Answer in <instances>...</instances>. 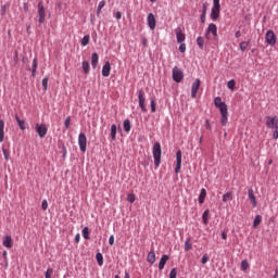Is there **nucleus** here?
I'll return each mask as SVG.
<instances>
[{
	"instance_id": "obj_39",
	"label": "nucleus",
	"mask_w": 278,
	"mask_h": 278,
	"mask_svg": "<svg viewBox=\"0 0 278 278\" xmlns=\"http://www.w3.org/2000/svg\"><path fill=\"white\" fill-rule=\"evenodd\" d=\"M227 88L229 90H236V80L235 79H230L228 83H227Z\"/></svg>"
},
{
	"instance_id": "obj_11",
	"label": "nucleus",
	"mask_w": 278,
	"mask_h": 278,
	"mask_svg": "<svg viewBox=\"0 0 278 278\" xmlns=\"http://www.w3.org/2000/svg\"><path fill=\"white\" fill-rule=\"evenodd\" d=\"M175 34H176V40L178 43L186 42V34L184 33L181 27H177L175 29Z\"/></svg>"
},
{
	"instance_id": "obj_16",
	"label": "nucleus",
	"mask_w": 278,
	"mask_h": 278,
	"mask_svg": "<svg viewBox=\"0 0 278 278\" xmlns=\"http://www.w3.org/2000/svg\"><path fill=\"white\" fill-rule=\"evenodd\" d=\"M111 72H112V63H110V61H106L102 66V77H108Z\"/></svg>"
},
{
	"instance_id": "obj_52",
	"label": "nucleus",
	"mask_w": 278,
	"mask_h": 278,
	"mask_svg": "<svg viewBox=\"0 0 278 278\" xmlns=\"http://www.w3.org/2000/svg\"><path fill=\"white\" fill-rule=\"evenodd\" d=\"M205 129H207V131H212V125H210V119L205 121Z\"/></svg>"
},
{
	"instance_id": "obj_63",
	"label": "nucleus",
	"mask_w": 278,
	"mask_h": 278,
	"mask_svg": "<svg viewBox=\"0 0 278 278\" xmlns=\"http://www.w3.org/2000/svg\"><path fill=\"white\" fill-rule=\"evenodd\" d=\"M62 157H66V147H63Z\"/></svg>"
},
{
	"instance_id": "obj_30",
	"label": "nucleus",
	"mask_w": 278,
	"mask_h": 278,
	"mask_svg": "<svg viewBox=\"0 0 278 278\" xmlns=\"http://www.w3.org/2000/svg\"><path fill=\"white\" fill-rule=\"evenodd\" d=\"M81 66L84 73L88 75L90 73V63L88 61H83Z\"/></svg>"
},
{
	"instance_id": "obj_14",
	"label": "nucleus",
	"mask_w": 278,
	"mask_h": 278,
	"mask_svg": "<svg viewBox=\"0 0 278 278\" xmlns=\"http://www.w3.org/2000/svg\"><path fill=\"white\" fill-rule=\"evenodd\" d=\"M175 173H181V150H177L176 152Z\"/></svg>"
},
{
	"instance_id": "obj_27",
	"label": "nucleus",
	"mask_w": 278,
	"mask_h": 278,
	"mask_svg": "<svg viewBox=\"0 0 278 278\" xmlns=\"http://www.w3.org/2000/svg\"><path fill=\"white\" fill-rule=\"evenodd\" d=\"M205 197H207V191L205 189H201L200 195H199V203L202 205V203H205Z\"/></svg>"
},
{
	"instance_id": "obj_35",
	"label": "nucleus",
	"mask_w": 278,
	"mask_h": 278,
	"mask_svg": "<svg viewBox=\"0 0 278 278\" xmlns=\"http://www.w3.org/2000/svg\"><path fill=\"white\" fill-rule=\"evenodd\" d=\"M111 140H116V124L111 125Z\"/></svg>"
},
{
	"instance_id": "obj_51",
	"label": "nucleus",
	"mask_w": 278,
	"mask_h": 278,
	"mask_svg": "<svg viewBox=\"0 0 278 278\" xmlns=\"http://www.w3.org/2000/svg\"><path fill=\"white\" fill-rule=\"evenodd\" d=\"M180 53H184L186 51V42H181L179 46Z\"/></svg>"
},
{
	"instance_id": "obj_38",
	"label": "nucleus",
	"mask_w": 278,
	"mask_h": 278,
	"mask_svg": "<svg viewBox=\"0 0 278 278\" xmlns=\"http://www.w3.org/2000/svg\"><path fill=\"white\" fill-rule=\"evenodd\" d=\"M156 105H157V103L155 102V98H152V99H151V102H150V108H151L152 114H155V112H156Z\"/></svg>"
},
{
	"instance_id": "obj_57",
	"label": "nucleus",
	"mask_w": 278,
	"mask_h": 278,
	"mask_svg": "<svg viewBox=\"0 0 278 278\" xmlns=\"http://www.w3.org/2000/svg\"><path fill=\"white\" fill-rule=\"evenodd\" d=\"M205 16H206L205 13H202V14L200 15V21H201V23H205Z\"/></svg>"
},
{
	"instance_id": "obj_47",
	"label": "nucleus",
	"mask_w": 278,
	"mask_h": 278,
	"mask_svg": "<svg viewBox=\"0 0 278 278\" xmlns=\"http://www.w3.org/2000/svg\"><path fill=\"white\" fill-rule=\"evenodd\" d=\"M248 48H249V42L242 41V42L240 43V49H241V51H244V50L248 49Z\"/></svg>"
},
{
	"instance_id": "obj_23",
	"label": "nucleus",
	"mask_w": 278,
	"mask_h": 278,
	"mask_svg": "<svg viewBox=\"0 0 278 278\" xmlns=\"http://www.w3.org/2000/svg\"><path fill=\"white\" fill-rule=\"evenodd\" d=\"M15 121L22 131H25V129H27V124L25 123L24 119H21V117H18V115H15Z\"/></svg>"
},
{
	"instance_id": "obj_46",
	"label": "nucleus",
	"mask_w": 278,
	"mask_h": 278,
	"mask_svg": "<svg viewBox=\"0 0 278 278\" xmlns=\"http://www.w3.org/2000/svg\"><path fill=\"white\" fill-rule=\"evenodd\" d=\"M51 275H53V268H48L45 274V278H51Z\"/></svg>"
},
{
	"instance_id": "obj_7",
	"label": "nucleus",
	"mask_w": 278,
	"mask_h": 278,
	"mask_svg": "<svg viewBox=\"0 0 278 278\" xmlns=\"http://www.w3.org/2000/svg\"><path fill=\"white\" fill-rule=\"evenodd\" d=\"M138 99H139V108L141 109V112L146 113L148 112L147 105L144 102L147 101V98H144V91L142 89L138 90Z\"/></svg>"
},
{
	"instance_id": "obj_5",
	"label": "nucleus",
	"mask_w": 278,
	"mask_h": 278,
	"mask_svg": "<svg viewBox=\"0 0 278 278\" xmlns=\"http://www.w3.org/2000/svg\"><path fill=\"white\" fill-rule=\"evenodd\" d=\"M78 147L83 153H86V149L88 147V139L86 138V134L80 132L78 136Z\"/></svg>"
},
{
	"instance_id": "obj_26",
	"label": "nucleus",
	"mask_w": 278,
	"mask_h": 278,
	"mask_svg": "<svg viewBox=\"0 0 278 278\" xmlns=\"http://www.w3.org/2000/svg\"><path fill=\"white\" fill-rule=\"evenodd\" d=\"M197 45H198L199 49H201V51H203V49H205V39L202 36H199L197 38Z\"/></svg>"
},
{
	"instance_id": "obj_18",
	"label": "nucleus",
	"mask_w": 278,
	"mask_h": 278,
	"mask_svg": "<svg viewBox=\"0 0 278 278\" xmlns=\"http://www.w3.org/2000/svg\"><path fill=\"white\" fill-rule=\"evenodd\" d=\"M26 71H30L31 72V77H36V73L38 71V58L35 56L33 59L31 67H27Z\"/></svg>"
},
{
	"instance_id": "obj_8",
	"label": "nucleus",
	"mask_w": 278,
	"mask_h": 278,
	"mask_svg": "<svg viewBox=\"0 0 278 278\" xmlns=\"http://www.w3.org/2000/svg\"><path fill=\"white\" fill-rule=\"evenodd\" d=\"M38 14H39L38 23H40L42 25V23H45V21H46V16H47V13L45 11V4L42 3V1H40L38 3Z\"/></svg>"
},
{
	"instance_id": "obj_4",
	"label": "nucleus",
	"mask_w": 278,
	"mask_h": 278,
	"mask_svg": "<svg viewBox=\"0 0 278 278\" xmlns=\"http://www.w3.org/2000/svg\"><path fill=\"white\" fill-rule=\"evenodd\" d=\"M265 41L269 47H275L277 45V35H275V31L273 30H267L265 35Z\"/></svg>"
},
{
	"instance_id": "obj_56",
	"label": "nucleus",
	"mask_w": 278,
	"mask_h": 278,
	"mask_svg": "<svg viewBox=\"0 0 278 278\" xmlns=\"http://www.w3.org/2000/svg\"><path fill=\"white\" fill-rule=\"evenodd\" d=\"M98 8H101L103 10L105 8V0L100 1Z\"/></svg>"
},
{
	"instance_id": "obj_55",
	"label": "nucleus",
	"mask_w": 278,
	"mask_h": 278,
	"mask_svg": "<svg viewBox=\"0 0 278 278\" xmlns=\"http://www.w3.org/2000/svg\"><path fill=\"white\" fill-rule=\"evenodd\" d=\"M109 244L112 247L114 245V235H111L109 238Z\"/></svg>"
},
{
	"instance_id": "obj_33",
	"label": "nucleus",
	"mask_w": 278,
	"mask_h": 278,
	"mask_svg": "<svg viewBox=\"0 0 278 278\" xmlns=\"http://www.w3.org/2000/svg\"><path fill=\"white\" fill-rule=\"evenodd\" d=\"M262 223V215H256L253 220V227L256 229Z\"/></svg>"
},
{
	"instance_id": "obj_2",
	"label": "nucleus",
	"mask_w": 278,
	"mask_h": 278,
	"mask_svg": "<svg viewBox=\"0 0 278 278\" xmlns=\"http://www.w3.org/2000/svg\"><path fill=\"white\" fill-rule=\"evenodd\" d=\"M152 155L154 157L155 168H160V164L162 163V144L160 142L153 144Z\"/></svg>"
},
{
	"instance_id": "obj_42",
	"label": "nucleus",
	"mask_w": 278,
	"mask_h": 278,
	"mask_svg": "<svg viewBox=\"0 0 278 278\" xmlns=\"http://www.w3.org/2000/svg\"><path fill=\"white\" fill-rule=\"evenodd\" d=\"M241 268L242 270H248L249 268V261L248 260H244L241 262Z\"/></svg>"
},
{
	"instance_id": "obj_34",
	"label": "nucleus",
	"mask_w": 278,
	"mask_h": 278,
	"mask_svg": "<svg viewBox=\"0 0 278 278\" xmlns=\"http://www.w3.org/2000/svg\"><path fill=\"white\" fill-rule=\"evenodd\" d=\"M41 85H42L43 91L47 92V90H49V77H45L41 80Z\"/></svg>"
},
{
	"instance_id": "obj_13",
	"label": "nucleus",
	"mask_w": 278,
	"mask_h": 278,
	"mask_svg": "<svg viewBox=\"0 0 278 278\" xmlns=\"http://www.w3.org/2000/svg\"><path fill=\"white\" fill-rule=\"evenodd\" d=\"M248 199L253 207H257V198H255V193L253 191V188H250L248 190Z\"/></svg>"
},
{
	"instance_id": "obj_6",
	"label": "nucleus",
	"mask_w": 278,
	"mask_h": 278,
	"mask_svg": "<svg viewBox=\"0 0 278 278\" xmlns=\"http://www.w3.org/2000/svg\"><path fill=\"white\" fill-rule=\"evenodd\" d=\"M173 79L176 84H180L184 80V72L177 66L173 68Z\"/></svg>"
},
{
	"instance_id": "obj_59",
	"label": "nucleus",
	"mask_w": 278,
	"mask_h": 278,
	"mask_svg": "<svg viewBox=\"0 0 278 278\" xmlns=\"http://www.w3.org/2000/svg\"><path fill=\"white\" fill-rule=\"evenodd\" d=\"M242 36V33H240V30H237L235 33V38H240Z\"/></svg>"
},
{
	"instance_id": "obj_41",
	"label": "nucleus",
	"mask_w": 278,
	"mask_h": 278,
	"mask_svg": "<svg viewBox=\"0 0 278 278\" xmlns=\"http://www.w3.org/2000/svg\"><path fill=\"white\" fill-rule=\"evenodd\" d=\"M127 202L128 203H135L136 202V195L131 194V193H128L127 194Z\"/></svg>"
},
{
	"instance_id": "obj_19",
	"label": "nucleus",
	"mask_w": 278,
	"mask_h": 278,
	"mask_svg": "<svg viewBox=\"0 0 278 278\" xmlns=\"http://www.w3.org/2000/svg\"><path fill=\"white\" fill-rule=\"evenodd\" d=\"M266 125L269 129H278V121L275 117L268 116Z\"/></svg>"
},
{
	"instance_id": "obj_44",
	"label": "nucleus",
	"mask_w": 278,
	"mask_h": 278,
	"mask_svg": "<svg viewBox=\"0 0 278 278\" xmlns=\"http://www.w3.org/2000/svg\"><path fill=\"white\" fill-rule=\"evenodd\" d=\"M169 278H177V268H172L169 271Z\"/></svg>"
},
{
	"instance_id": "obj_24",
	"label": "nucleus",
	"mask_w": 278,
	"mask_h": 278,
	"mask_svg": "<svg viewBox=\"0 0 278 278\" xmlns=\"http://www.w3.org/2000/svg\"><path fill=\"white\" fill-rule=\"evenodd\" d=\"M147 262L149 264H155V250H152L148 253Z\"/></svg>"
},
{
	"instance_id": "obj_40",
	"label": "nucleus",
	"mask_w": 278,
	"mask_h": 278,
	"mask_svg": "<svg viewBox=\"0 0 278 278\" xmlns=\"http://www.w3.org/2000/svg\"><path fill=\"white\" fill-rule=\"evenodd\" d=\"M2 153L4 155L5 162H10V151H8L5 148H2Z\"/></svg>"
},
{
	"instance_id": "obj_43",
	"label": "nucleus",
	"mask_w": 278,
	"mask_h": 278,
	"mask_svg": "<svg viewBox=\"0 0 278 278\" xmlns=\"http://www.w3.org/2000/svg\"><path fill=\"white\" fill-rule=\"evenodd\" d=\"M64 127L65 129H70L71 128V116H67L65 122H64Z\"/></svg>"
},
{
	"instance_id": "obj_1",
	"label": "nucleus",
	"mask_w": 278,
	"mask_h": 278,
	"mask_svg": "<svg viewBox=\"0 0 278 278\" xmlns=\"http://www.w3.org/2000/svg\"><path fill=\"white\" fill-rule=\"evenodd\" d=\"M214 105L218 108L220 112V123L223 127H227V123L229 121V109H227V103L223 102V98L216 97L214 98Z\"/></svg>"
},
{
	"instance_id": "obj_32",
	"label": "nucleus",
	"mask_w": 278,
	"mask_h": 278,
	"mask_svg": "<svg viewBox=\"0 0 278 278\" xmlns=\"http://www.w3.org/2000/svg\"><path fill=\"white\" fill-rule=\"evenodd\" d=\"M124 130L126 134H129L131 131V122L129 119L124 121Z\"/></svg>"
},
{
	"instance_id": "obj_58",
	"label": "nucleus",
	"mask_w": 278,
	"mask_h": 278,
	"mask_svg": "<svg viewBox=\"0 0 278 278\" xmlns=\"http://www.w3.org/2000/svg\"><path fill=\"white\" fill-rule=\"evenodd\" d=\"M273 138H274V140H277V139H278V130H275V131L273 132Z\"/></svg>"
},
{
	"instance_id": "obj_61",
	"label": "nucleus",
	"mask_w": 278,
	"mask_h": 278,
	"mask_svg": "<svg viewBox=\"0 0 278 278\" xmlns=\"http://www.w3.org/2000/svg\"><path fill=\"white\" fill-rule=\"evenodd\" d=\"M102 10H103V9L100 8V7L97 8V16H100V15H101V11H102Z\"/></svg>"
},
{
	"instance_id": "obj_62",
	"label": "nucleus",
	"mask_w": 278,
	"mask_h": 278,
	"mask_svg": "<svg viewBox=\"0 0 278 278\" xmlns=\"http://www.w3.org/2000/svg\"><path fill=\"white\" fill-rule=\"evenodd\" d=\"M222 238H223V240L227 239V232L225 230L222 232Z\"/></svg>"
},
{
	"instance_id": "obj_20",
	"label": "nucleus",
	"mask_w": 278,
	"mask_h": 278,
	"mask_svg": "<svg viewBox=\"0 0 278 278\" xmlns=\"http://www.w3.org/2000/svg\"><path fill=\"white\" fill-rule=\"evenodd\" d=\"M168 260H170V256H168V254H164L159 263V270H164V267L166 266V262H168Z\"/></svg>"
},
{
	"instance_id": "obj_53",
	"label": "nucleus",
	"mask_w": 278,
	"mask_h": 278,
	"mask_svg": "<svg viewBox=\"0 0 278 278\" xmlns=\"http://www.w3.org/2000/svg\"><path fill=\"white\" fill-rule=\"evenodd\" d=\"M79 240H81V236L79 233H76L75 238H74V242L76 244H79Z\"/></svg>"
},
{
	"instance_id": "obj_9",
	"label": "nucleus",
	"mask_w": 278,
	"mask_h": 278,
	"mask_svg": "<svg viewBox=\"0 0 278 278\" xmlns=\"http://www.w3.org/2000/svg\"><path fill=\"white\" fill-rule=\"evenodd\" d=\"M35 129L39 138H45V136H47V131H49L46 124H36Z\"/></svg>"
},
{
	"instance_id": "obj_45",
	"label": "nucleus",
	"mask_w": 278,
	"mask_h": 278,
	"mask_svg": "<svg viewBox=\"0 0 278 278\" xmlns=\"http://www.w3.org/2000/svg\"><path fill=\"white\" fill-rule=\"evenodd\" d=\"M113 16L116 18V21H121V18H123V13H121V11H117L113 13Z\"/></svg>"
},
{
	"instance_id": "obj_12",
	"label": "nucleus",
	"mask_w": 278,
	"mask_h": 278,
	"mask_svg": "<svg viewBox=\"0 0 278 278\" xmlns=\"http://www.w3.org/2000/svg\"><path fill=\"white\" fill-rule=\"evenodd\" d=\"M148 27L150 29H155V26L157 25V21L155 20V15L153 13H149L147 17Z\"/></svg>"
},
{
	"instance_id": "obj_21",
	"label": "nucleus",
	"mask_w": 278,
	"mask_h": 278,
	"mask_svg": "<svg viewBox=\"0 0 278 278\" xmlns=\"http://www.w3.org/2000/svg\"><path fill=\"white\" fill-rule=\"evenodd\" d=\"M5 122L3 119H0V142H3L5 140Z\"/></svg>"
},
{
	"instance_id": "obj_64",
	"label": "nucleus",
	"mask_w": 278,
	"mask_h": 278,
	"mask_svg": "<svg viewBox=\"0 0 278 278\" xmlns=\"http://www.w3.org/2000/svg\"><path fill=\"white\" fill-rule=\"evenodd\" d=\"M204 36H205L206 40H210V33H207V30H205V35Z\"/></svg>"
},
{
	"instance_id": "obj_15",
	"label": "nucleus",
	"mask_w": 278,
	"mask_h": 278,
	"mask_svg": "<svg viewBox=\"0 0 278 278\" xmlns=\"http://www.w3.org/2000/svg\"><path fill=\"white\" fill-rule=\"evenodd\" d=\"M207 34H212L214 38H218V27L216 24L211 23L208 27L206 28Z\"/></svg>"
},
{
	"instance_id": "obj_31",
	"label": "nucleus",
	"mask_w": 278,
	"mask_h": 278,
	"mask_svg": "<svg viewBox=\"0 0 278 278\" xmlns=\"http://www.w3.org/2000/svg\"><path fill=\"white\" fill-rule=\"evenodd\" d=\"M81 47H88L90 45V35H85L80 41Z\"/></svg>"
},
{
	"instance_id": "obj_22",
	"label": "nucleus",
	"mask_w": 278,
	"mask_h": 278,
	"mask_svg": "<svg viewBox=\"0 0 278 278\" xmlns=\"http://www.w3.org/2000/svg\"><path fill=\"white\" fill-rule=\"evenodd\" d=\"M91 66L92 68H97V66H99V53L97 52L91 54Z\"/></svg>"
},
{
	"instance_id": "obj_48",
	"label": "nucleus",
	"mask_w": 278,
	"mask_h": 278,
	"mask_svg": "<svg viewBox=\"0 0 278 278\" xmlns=\"http://www.w3.org/2000/svg\"><path fill=\"white\" fill-rule=\"evenodd\" d=\"M48 207H49V202H47V200H42V202H41V208H42V210H48Z\"/></svg>"
},
{
	"instance_id": "obj_10",
	"label": "nucleus",
	"mask_w": 278,
	"mask_h": 278,
	"mask_svg": "<svg viewBox=\"0 0 278 278\" xmlns=\"http://www.w3.org/2000/svg\"><path fill=\"white\" fill-rule=\"evenodd\" d=\"M199 88H201V79L197 78L191 86V99H197Z\"/></svg>"
},
{
	"instance_id": "obj_36",
	"label": "nucleus",
	"mask_w": 278,
	"mask_h": 278,
	"mask_svg": "<svg viewBox=\"0 0 278 278\" xmlns=\"http://www.w3.org/2000/svg\"><path fill=\"white\" fill-rule=\"evenodd\" d=\"M96 260L98 262V266H103V254L101 252L96 254Z\"/></svg>"
},
{
	"instance_id": "obj_50",
	"label": "nucleus",
	"mask_w": 278,
	"mask_h": 278,
	"mask_svg": "<svg viewBox=\"0 0 278 278\" xmlns=\"http://www.w3.org/2000/svg\"><path fill=\"white\" fill-rule=\"evenodd\" d=\"M202 264H206L207 262H210V256H207V254H204L203 256H202Z\"/></svg>"
},
{
	"instance_id": "obj_49",
	"label": "nucleus",
	"mask_w": 278,
	"mask_h": 278,
	"mask_svg": "<svg viewBox=\"0 0 278 278\" xmlns=\"http://www.w3.org/2000/svg\"><path fill=\"white\" fill-rule=\"evenodd\" d=\"M7 12H8V7L5 4H3L1 7V16H5Z\"/></svg>"
},
{
	"instance_id": "obj_29",
	"label": "nucleus",
	"mask_w": 278,
	"mask_h": 278,
	"mask_svg": "<svg viewBox=\"0 0 278 278\" xmlns=\"http://www.w3.org/2000/svg\"><path fill=\"white\" fill-rule=\"evenodd\" d=\"M81 235L85 240H90V229L88 228V226L83 228Z\"/></svg>"
},
{
	"instance_id": "obj_60",
	"label": "nucleus",
	"mask_w": 278,
	"mask_h": 278,
	"mask_svg": "<svg viewBox=\"0 0 278 278\" xmlns=\"http://www.w3.org/2000/svg\"><path fill=\"white\" fill-rule=\"evenodd\" d=\"M2 257H3V260H8V251L4 250L2 252Z\"/></svg>"
},
{
	"instance_id": "obj_17",
	"label": "nucleus",
	"mask_w": 278,
	"mask_h": 278,
	"mask_svg": "<svg viewBox=\"0 0 278 278\" xmlns=\"http://www.w3.org/2000/svg\"><path fill=\"white\" fill-rule=\"evenodd\" d=\"M2 247H5V249H12L14 247V242L12 241V236L7 235L3 238Z\"/></svg>"
},
{
	"instance_id": "obj_37",
	"label": "nucleus",
	"mask_w": 278,
	"mask_h": 278,
	"mask_svg": "<svg viewBox=\"0 0 278 278\" xmlns=\"http://www.w3.org/2000/svg\"><path fill=\"white\" fill-rule=\"evenodd\" d=\"M185 251H192V242L190 241V238H187L185 241Z\"/></svg>"
},
{
	"instance_id": "obj_3",
	"label": "nucleus",
	"mask_w": 278,
	"mask_h": 278,
	"mask_svg": "<svg viewBox=\"0 0 278 278\" xmlns=\"http://www.w3.org/2000/svg\"><path fill=\"white\" fill-rule=\"evenodd\" d=\"M220 16V0H213V8L211 10L212 21H218Z\"/></svg>"
},
{
	"instance_id": "obj_25",
	"label": "nucleus",
	"mask_w": 278,
	"mask_h": 278,
	"mask_svg": "<svg viewBox=\"0 0 278 278\" xmlns=\"http://www.w3.org/2000/svg\"><path fill=\"white\" fill-rule=\"evenodd\" d=\"M202 223L203 225H207L210 223V210H205L202 214Z\"/></svg>"
},
{
	"instance_id": "obj_28",
	"label": "nucleus",
	"mask_w": 278,
	"mask_h": 278,
	"mask_svg": "<svg viewBox=\"0 0 278 278\" xmlns=\"http://www.w3.org/2000/svg\"><path fill=\"white\" fill-rule=\"evenodd\" d=\"M227 201H233V192L228 191L223 195V202L227 203Z\"/></svg>"
},
{
	"instance_id": "obj_54",
	"label": "nucleus",
	"mask_w": 278,
	"mask_h": 278,
	"mask_svg": "<svg viewBox=\"0 0 278 278\" xmlns=\"http://www.w3.org/2000/svg\"><path fill=\"white\" fill-rule=\"evenodd\" d=\"M202 14H207V3H203V5H202Z\"/></svg>"
}]
</instances>
